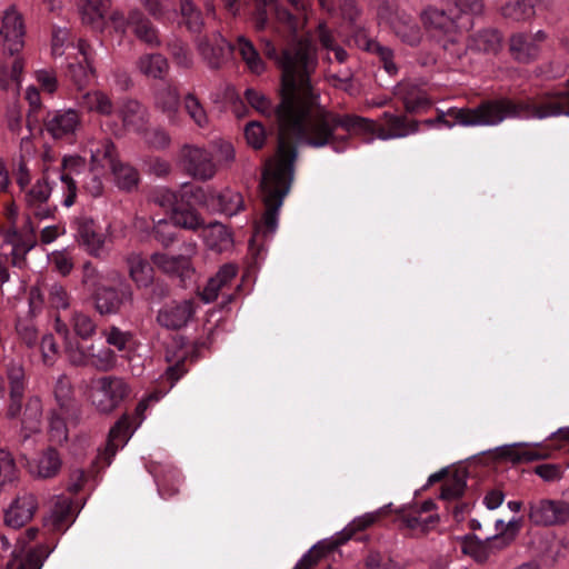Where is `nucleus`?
Wrapping results in <instances>:
<instances>
[{
	"label": "nucleus",
	"instance_id": "1",
	"mask_svg": "<svg viewBox=\"0 0 569 569\" xmlns=\"http://www.w3.org/2000/svg\"><path fill=\"white\" fill-rule=\"evenodd\" d=\"M251 1L222 0L224 8L233 16L238 14L241 8L248 7ZM287 1L296 12L279 7L273 0H253L254 28L258 31L266 30L270 26L269 11H272L278 21L291 34L293 42L282 50L281 56L278 54V49L270 41L266 43L264 48V53L270 59L278 60L282 70L279 103L273 106L270 99L252 88L244 91L247 102L264 116L273 114L278 124L277 152L266 162L260 182L264 212L261 219L254 222L250 248H253L258 240L267 239L276 232L279 211L293 181L298 144L309 146L303 139L291 137L289 132H284V122L280 113L282 104L287 98L295 100L297 104H302L310 93L315 98L310 113L326 110L319 106V94L310 79L311 72L317 67L316 47L309 38L298 36L306 23V3L303 0Z\"/></svg>",
	"mask_w": 569,
	"mask_h": 569
},
{
	"label": "nucleus",
	"instance_id": "2",
	"mask_svg": "<svg viewBox=\"0 0 569 569\" xmlns=\"http://www.w3.org/2000/svg\"><path fill=\"white\" fill-rule=\"evenodd\" d=\"M506 98L485 100L476 108H449L447 111L437 109L435 119L423 121L409 120L403 114H395L385 111L380 123L357 114H339L329 110H319L310 113L315 102L313 96L302 104H297L292 99H286L280 113L284 122V132L291 137L303 139L312 148L332 147L336 152L346 150L349 143V132L376 134L381 140L403 138L419 131L420 124L427 127H445L451 129L455 124L465 127L471 126H496L507 118L513 116L508 112L496 111L489 108L490 102L502 101Z\"/></svg>",
	"mask_w": 569,
	"mask_h": 569
},
{
	"label": "nucleus",
	"instance_id": "3",
	"mask_svg": "<svg viewBox=\"0 0 569 569\" xmlns=\"http://www.w3.org/2000/svg\"><path fill=\"white\" fill-rule=\"evenodd\" d=\"M109 6V0H79L82 22L89 24L93 30L102 31L108 23L106 13ZM109 23L117 32L121 33L130 28L133 34L150 48L162 46L158 28L139 9L130 10L127 17L122 12L114 11L109 18Z\"/></svg>",
	"mask_w": 569,
	"mask_h": 569
},
{
	"label": "nucleus",
	"instance_id": "4",
	"mask_svg": "<svg viewBox=\"0 0 569 569\" xmlns=\"http://www.w3.org/2000/svg\"><path fill=\"white\" fill-rule=\"evenodd\" d=\"M489 108L507 111L513 119H547L569 116V79L550 90L541 91L532 97L490 102Z\"/></svg>",
	"mask_w": 569,
	"mask_h": 569
},
{
	"label": "nucleus",
	"instance_id": "5",
	"mask_svg": "<svg viewBox=\"0 0 569 569\" xmlns=\"http://www.w3.org/2000/svg\"><path fill=\"white\" fill-rule=\"evenodd\" d=\"M421 21L430 36L441 43L450 56L461 58V49H456L462 33L471 29L473 19L461 17L450 7L438 9L429 7L421 13Z\"/></svg>",
	"mask_w": 569,
	"mask_h": 569
},
{
	"label": "nucleus",
	"instance_id": "6",
	"mask_svg": "<svg viewBox=\"0 0 569 569\" xmlns=\"http://www.w3.org/2000/svg\"><path fill=\"white\" fill-rule=\"evenodd\" d=\"M38 532V528L30 527L18 535L16 530L0 533V550L8 551L12 547V541L16 542L7 569H41L52 549L46 545H39L27 551V546L37 538Z\"/></svg>",
	"mask_w": 569,
	"mask_h": 569
},
{
	"label": "nucleus",
	"instance_id": "7",
	"mask_svg": "<svg viewBox=\"0 0 569 569\" xmlns=\"http://www.w3.org/2000/svg\"><path fill=\"white\" fill-rule=\"evenodd\" d=\"M377 20L387 27L402 43L417 47L423 33L415 17L401 10L396 1L372 0Z\"/></svg>",
	"mask_w": 569,
	"mask_h": 569
},
{
	"label": "nucleus",
	"instance_id": "8",
	"mask_svg": "<svg viewBox=\"0 0 569 569\" xmlns=\"http://www.w3.org/2000/svg\"><path fill=\"white\" fill-rule=\"evenodd\" d=\"M131 395V387L121 377L103 376L94 381L92 403L101 413L118 409Z\"/></svg>",
	"mask_w": 569,
	"mask_h": 569
},
{
	"label": "nucleus",
	"instance_id": "9",
	"mask_svg": "<svg viewBox=\"0 0 569 569\" xmlns=\"http://www.w3.org/2000/svg\"><path fill=\"white\" fill-rule=\"evenodd\" d=\"M8 252L0 253V286L7 282L10 273L7 263L22 268L26 264V254L36 246V234L32 229L26 231L10 228L4 236Z\"/></svg>",
	"mask_w": 569,
	"mask_h": 569
},
{
	"label": "nucleus",
	"instance_id": "10",
	"mask_svg": "<svg viewBox=\"0 0 569 569\" xmlns=\"http://www.w3.org/2000/svg\"><path fill=\"white\" fill-rule=\"evenodd\" d=\"M149 406L148 399L142 398L134 409V417L131 418L128 413H123L110 429L106 446L108 465L111 463V459L117 451L128 442L134 430L141 425Z\"/></svg>",
	"mask_w": 569,
	"mask_h": 569
},
{
	"label": "nucleus",
	"instance_id": "11",
	"mask_svg": "<svg viewBox=\"0 0 569 569\" xmlns=\"http://www.w3.org/2000/svg\"><path fill=\"white\" fill-rule=\"evenodd\" d=\"M100 154H102L104 161L103 166L110 168L112 171L114 183L119 189L131 192L138 188L140 182L138 170L128 163L117 160V149L111 141H104L101 147L93 152L92 158L98 160Z\"/></svg>",
	"mask_w": 569,
	"mask_h": 569
},
{
	"label": "nucleus",
	"instance_id": "12",
	"mask_svg": "<svg viewBox=\"0 0 569 569\" xmlns=\"http://www.w3.org/2000/svg\"><path fill=\"white\" fill-rule=\"evenodd\" d=\"M4 373L8 383L7 417L16 419L21 412L22 400L28 387L24 361L22 358H12L4 365Z\"/></svg>",
	"mask_w": 569,
	"mask_h": 569
},
{
	"label": "nucleus",
	"instance_id": "13",
	"mask_svg": "<svg viewBox=\"0 0 569 569\" xmlns=\"http://www.w3.org/2000/svg\"><path fill=\"white\" fill-rule=\"evenodd\" d=\"M78 54L73 61L67 64L66 77L74 86L76 93L87 91L96 77L94 58L96 51L86 40L80 39L77 43Z\"/></svg>",
	"mask_w": 569,
	"mask_h": 569
},
{
	"label": "nucleus",
	"instance_id": "14",
	"mask_svg": "<svg viewBox=\"0 0 569 569\" xmlns=\"http://www.w3.org/2000/svg\"><path fill=\"white\" fill-rule=\"evenodd\" d=\"M51 191L52 188L46 173H43L34 184L21 191L23 193V202L28 218L32 216L39 220H43L53 216L56 207L49 203Z\"/></svg>",
	"mask_w": 569,
	"mask_h": 569
},
{
	"label": "nucleus",
	"instance_id": "15",
	"mask_svg": "<svg viewBox=\"0 0 569 569\" xmlns=\"http://www.w3.org/2000/svg\"><path fill=\"white\" fill-rule=\"evenodd\" d=\"M238 274V269L236 266L228 263L222 266L216 276L211 277L200 296L201 299L209 303L212 302L221 295L220 307L226 309L234 299V291L232 289V281L236 279Z\"/></svg>",
	"mask_w": 569,
	"mask_h": 569
},
{
	"label": "nucleus",
	"instance_id": "16",
	"mask_svg": "<svg viewBox=\"0 0 569 569\" xmlns=\"http://www.w3.org/2000/svg\"><path fill=\"white\" fill-rule=\"evenodd\" d=\"M26 26L23 17L14 6H10L3 13L0 38L3 52L10 57L18 54L24 47Z\"/></svg>",
	"mask_w": 569,
	"mask_h": 569
},
{
	"label": "nucleus",
	"instance_id": "17",
	"mask_svg": "<svg viewBox=\"0 0 569 569\" xmlns=\"http://www.w3.org/2000/svg\"><path fill=\"white\" fill-rule=\"evenodd\" d=\"M150 200L166 211H170L171 219L174 220L176 223L181 224L183 229H199L198 218L191 211L181 210L179 192L172 191L166 187H158L151 192Z\"/></svg>",
	"mask_w": 569,
	"mask_h": 569
},
{
	"label": "nucleus",
	"instance_id": "18",
	"mask_svg": "<svg viewBox=\"0 0 569 569\" xmlns=\"http://www.w3.org/2000/svg\"><path fill=\"white\" fill-rule=\"evenodd\" d=\"M196 253V244L188 243L186 253L179 256H168L166 253H154L152 256L153 263L170 277L179 279L181 287H187L188 282L194 274L190 257Z\"/></svg>",
	"mask_w": 569,
	"mask_h": 569
},
{
	"label": "nucleus",
	"instance_id": "19",
	"mask_svg": "<svg viewBox=\"0 0 569 569\" xmlns=\"http://www.w3.org/2000/svg\"><path fill=\"white\" fill-rule=\"evenodd\" d=\"M81 127V117L74 109L47 112L46 130L56 140L73 142Z\"/></svg>",
	"mask_w": 569,
	"mask_h": 569
},
{
	"label": "nucleus",
	"instance_id": "20",
	"mask_svg": "<svg viewBox=\"0 0 569 569\" xmlns=\"http://www.w3.org/2000/svg\"><path fill=\"white\" fill-rule=\"evenodd\" d=\"M96 310L101 316L117 315L122 306L132 300V290L128 283L102 286L92 293Z\"/></svg>",
	"mask_w": 569,
	"mask_h": 569
},
{
	"label": "nucleus",
	"instance_id": "21",
	"mask_svg": "<svg viewBox=\"0 0 569 569\" xmlns=\"http://www.w3.org/2000/svg\"><path fill=\"white\" fill-rule=\"evenodd\" d=\"M197 303L191 300H173L164 303L158 311L157 322L168 330H180L193 319Z\"/></svg>",
	"mask_w": 569,
	"mask_h": 569
},
{
	"label": "nucleus",
	"instance_id": "22",
	"mask_svg": "<svg viewBox=\"0 0 569 569\" xmlns=\"http://www.w3.org/2000/svg\"><path fill=\"white\" fill-rule=\"evenodd\" d=\"M529 519L535 525L553 526L569 520V503L562 500L539 499L529 503Z\"/></svg>",
	"mask_w": 569,
	"mask_h": 569
},
{
	"label": "nucleus",
	"instance_id": "23",
	"mask_svg": "<svg viewBox=\"0 0 569 569\" xmlns=\"http://www.w3.org/2000/svg\"><path fill=\"white\" fill-rule=\"evenodd\" d=\"M502 43V32L497 28L486 27L470 33L466 43L459 41L456 49L462 50L461 57L467 50L478 53L497 54L501 50Z\"/></svg>",
	"mask_w": 569,
	"mask_h": 569
},
{
	"label": "nucleus",
	"instance_id": "24",
	"mask_svg": "<svg viewBox=\"0 0 569 569\" xmlns=\"http://www.w3.org/2000/svg\"><path fill=\"white\" fill-rule=\"evenodd\" d=\"M353 40L359 49L373 56L377 59V62L389 76H396L398 73V66L395 62L393 49L370 38L363 28H356L353 32Z\"/></svg>",
	"mask_w": 569,
	"mask_h": 569
},
{
	"label": "nucleus",
	"instance_id": "25",
	"mask_svg": "<svg viewBox=\"0 0 569 569\" xmlns=\"http://www.w3.org/2000/svg\"><path fill=\"white\" fill-rule=\"evenodd\" d=\"M76 238L86 250L94 256L101 257L104 253L106 236L100 226L91 218L81 216L74 222Z\"/></svg>",
	"mask_w": 569,
	"mask_h": 569
},
{
	"label": "nucleus",
	"instance_id": "26",
	"mask_svg": "<svg viewBox=\"0 0 569 569\" xmlns=\"http://www.w3.org/2000/svg\"><path fill=\"white\" fill-rule=\"evenodd\" d=\"M38 509V500L31 492L19 493L4 511V525L17 530L26 526Z\"/></svg>",
	"mask_w": 569,
	"mask_h": 569
},
{
	"label": "nucleus",
	"instance_id": "27",
	"mask_svg": "<svg viewBox=\"0 0 569 569\" xmlns=\"http://www.w3.org/2000/svg\"><path fill=\"white\" fill-rule=\"evenodd\" d=\"M86 169V160L80 156H67L62 159L60 180L66 189L62 201L66 207H71L76 202L79 178Z\"/></svg>",
	"mask_w": 569,
	"mask_h": 569
},
{
	"label": "nucleus",
	"instance_id": "28",
	"mask_svg": "<svg viewBox=\"0 0 569 569\" xmlns=\"http://www.w3.org/2000/svg\"><path fill=\"white\" fill-rule=\"evenodd\" d=\"M393 93L401 100L406 112L409 114H421L428 111L432 106V101L426 90L411 81L398 83Z\"/></svg>",
	"mask_w": 569,
	"mask_h": 569
},
{
	"label": "nucleus",
	"instance_id": "29",
	"mask_svg": "<svg viewBox=\"0 0 569 569\" xmlns=\"http://www.w3.org/2000/svg\"><path fill=\"white\" fill-rule=\"evenodd\" d=\"M187 172L196 179L208 180L216 173L211 154L198 147L184 146L181 152Z\"/></svg>",
	"mask_w": 569,
	"mask_h": 569
},
{
	"label": "nucleus",
	"instance_id": "30",
	"mask_svg": "<svg viewBox=\"0 0 569 569\" xmlns=\"http://www.w3.org/2000/svg\"><path fill=\"white\" fill-rule=\"evenodd\" d=\"M466 489V478L459 473L448 478L441 486L440 498L448 502V508L452 509L456 519L470 510V502L461 500Z\"/></svg>",
	"mask_w": 569,
	"mask_h": 569
},
{
	"label": "nucleus",
	"instance_id": "31",
	"mask_svg": "<svg viewBox=\"0 0 569 569\" xmlns=\"http://www.w3.org/2000/svg\"><path fill=\"white\" fill-rule=\"evenodd\" d=\"M435 508L436 503L431 499L426 500L419 507L416 506L408 511H402L400 520L407 529L427 533L438 522L439 517L437 515L423 517V513H428Z\"/></svg>",
	"mask_w": 569,
	"mask_h": 569
},
{
	"label": "nucleus",
	"instance_id": "32",
	"mask_svg": "<svg viewBox=\"0 0 569 569\" xmlns=\"http://www.w3.org/2000/svg\"><path fill=\"white\" fill-rule=\"evenodd\" d=\"M212 190H206L204 188L192 183H184L179 190L181 210L191 211L199 220V228L204 224V221L197 212L196 207H204L210 210L212 206Z\"/></svg>",
	"mask_w": 569,
	"mask_h": 569
},
{
	"label": "nucleus",
	"instance_id": "33",
	"mask_svg": "<svg viewBox=\"0 0 569 569\" xmlns=\"http://www.w3.org/2000/svg\"><path fill=\"white\" fill-rule=\"evenodd\" d=\"M158 109L166 116L171 126H180L182 113L180 110V93L174 83L168 82L156 97Z\"/></svg>",
	"mask_w": 569,
	"mask_h": 569
},
{
	"label": "nucleus",
	"instance_id": "34",
	"mask_svg": "<svg viewBox=\"0 0 569 569\" xmlns=\"http://www.w3.org/2000/svg\"><path fill=\"white\" fill-rule=\"evenodd\" d=\"M21 420L22 441L30 439L31 435L39 432L42 418V401L38 396L28 397L21 406V412L17 417Z\"/></svg>",
	"mask_w": 569,
	"mask_h": 569
},
{
	"label": "nucleus",
	"instance_id": "35",
	"mask_svg": "<svg viewBox=\"0 0 569 569\" xmlns=\"http://www.w3.org/2000/svg\"><path fill=\"white\" fill-rule=\"evenodd\" d=\"M74 519L72 501L69 498H59L50 516L43 519V526L53 532L63 533L74 522Z\"/></svg>",
	"mask_w": 569,
	"mask_h": 569
},
{
	"label": "nucleus",
	"instance_id": "36",
	"mask_svg": "<svg viewBox=\"0 0 569 569\" xmlns=\"http://www.w3.org/2000/svg\"><path fill=\"white\" fill-rule=\"evenodd\" d=\"M118 113L127 130L141 132L146 129L148 112L139 101L134 99L123 100L119 107Z\"/></svg>",
	"mask_w": 569,
	"mask_h": 569
},
{
	"label": "nucleus",
	"instance_id": "37",
	"mask_svg": "<svg viewBox=\"0 0 569 569\" xmlns=\"http://www.w3.org/2000/svg\"><path fill=\"white\" fill-rule=\"evenodd\" d=\"M234 47L224 39H217L214 42L206 39L199 43V51L211 69H219L228 60Z\"/></svg>",
	"mask_w": 569,
	"mask_h": 569
},
{
	"label": "nucleus",
	"instance_id": "38",
	"mask_svg": "<svg viewBox=\"0 0 569 569\" xmlns=\"http://www.w3.org/2000/svg\"><path fill=\"white\" fill-rule=\"evenodd\" d=\"M78 106L90 112L94 111L101 116H110L113 112V103L110 98L101 91H80L74 94Z\"/></svg>",
	"mask_w": 569,
	"mask_h": 569
},
{
	"label": "nucleus",
	"instance_id": "39",
	"mask_svg": "<svg viewBox=\"0 0 569 569\" xmlns=\"http://www.w3.org/2000/svg\"><path fill=\"white\" fill-rule=\"evenodd\" d=\"M509 51L515 60L527 63L537 58L540 48L529 34L515 33L509 41Z\"/></svg>",
	"mask_w": 569,
	"mask_h": 569
},
{
	"label": "nucleus",
	"instance_id": "40",
	"mask_svg": "<svg viewBox=\"0 0 569 569\" xmlns=\"http://www.w3.org/2000/svg\"><path fill=\"white\" fill-rule=\"evenodd\" d=\"M537 0H501L499 13L502 18L520 22L530 20L535 16Z\"/></svg>",
	"mask_w": 569,
	"mask_h": 569
},
{
	"label": "nucleus",
	"instance_id": "41",
	"mask_svg": "<svg viewBox=\"0 0 569 569\" xmlns=\"http://www.w3.org/2000/svg\"><path fill=\"white\" fill-rule=\"evenodd\" d=\"M61 466L62 460L59 452L50 446L31 465V472L40 478H51L60 471Z\"/></svg>",
	"mask_w": 569,
	"mask_h": 569
},
{
	"label": "nucleus",
	"instance_id": "42",
	"mask_svg": "<svg viewBox=\"0 0 569 569\" xmlns=\"http://www.w3.org/2000/svg\"><path fill=\"white\" fill-rule=\"evenodd\" d=\"M244 207V200L240 192L226 189L221 192H214L210 210H218L227 216H234Z\"/></svg>",
	"mask_w": 569,
	"mask_h": 569
},
{
	"label": "nucleus",
	"instance_id": "43",
	"mask_svg": "<svg viewBox=\"0 0 569 569\" xmlns=\"http://www.w3.org/2000/svg\"><path fill=\"white\" fill-rule=\"evenodd\" d=\"M237 50L251 73L259 76L266 70V62L259 51L244 36L237 38Z\"/></svg>",
	"mask_w": 569,
	"mask_h": 569
},
{
	"label": "nucleus",
	"instance_id": "44",
	"mask_svg": "<svg viewBox=\"0 0 569 569\" xmlns=\"http://www.w3.org/2000/svg\"><path fill=\"white\" fill-rule=\"evenodd\" d=\"M53 395L60 411L67 417H76L77 416V406L74 400L72 399V387L69 379L66 376H61L58 378L54 388Z\"/></svg>",
	"mask_w": 569,
	"mask_h": 569
},
{
	"label": "nucleus",
	"instance_id": "45",
	"mask_svg": "<svg viewBox=\"0 0 569 569\" xmlns=\"http://www.w3.org/2000/svg\"><path fill=\"white\" fill-rule=\"evenodd\" d=\"M129 273L139 289L148 288L154 279L153 267L140 256H132L128 260Z\"/></svg>",
	"mask_w": 569,
	"mask_h": 569
},
{
	"label": "nucleus",
	"instance_id": "46",
	"mask_svg": "<svg viewBox=\"0 0 569 569\" xmlns=\"http://www.w3.org/2000/svg\"><path fill=\"white\" fill-rule=\"evenodd\" d=\"M138 68L147 77L163 79L168 73L169 63L161 53H146L139 58Z\"/></svg>",
	"mask_w": 569,
	"mask_h": 569
},
{
	"label": "nucleus",
	"instance_id": "47",
	"mask_svg": "<svg viewBox=\"0 0 569 569\" xmlns=\"http://www.w3.org/2000/svg\"><path fill=\"white\" fill-rule=\"evenodd\" d=\"M179 10L182 18V23L189 32L199 34L204 27L203 13L192 0H179Z\"/></svg>",
	"mask_w": 569,
	"mask_h": 569
},
{
	"label": "nucleus",
	"instance_id": "48",
	"mask_svg": "<svg viewBox=\"0 0 569 569\" xmlns=\"http://www.w3.org/2000/svg\"><path fill=\"white\" fill-rule=\"evenodd\" d=\"M24 69V61L20 57H16L10 68L8 63L0 61V89L2 91H9L13 86L17 89L20 86L22 72Z\"/></svg>",
	"mask_w": 569,
	"mask_h": 569
},
{
	"label": "nucleus",
	"instance_id": "49",
	"mask_svg": "<svg viewBox=\"0 0 569 569\" xmlns=\"http://www.w3.org/2000/svg\"><path fill=\"white\" fill-rule=\"evenodd\" d=\"M76 417H67L60 409H52L49 418V440L53 445H61L68 439V422Z\"/></svg>",
	"mask_w": 569,
	"mask_h": 569
},
{
	"label": "nucleus",
	"instance_id": "50",
	"mask_svg": "<svg viewBox=\"0 0 569 569\" xmlns=\"http://www.w3.org/2000/svg\"><path fill=\"white\" fill-rule=\"evenodd\" d=\"M103 336L107 343L120 352H131L134 348V336L130 331H123L116 326H111L103 331Z\"/></svg>",
	"mask_w": 569,
	"mask_h": 569
},
{
	"label": "nucleus",
	"instance_id": "51",
	"mask_svg": "<svg viewBox=\"0 0 569 569\" xmlns=\"http://www.w3.org/2000/svg\"><path fill=\"white\" fill-rule=\"evenodd\" d=\"M329 81L336 89L342 90L351 97L360 93V83L349 67L330 74Z\"/></svg>",
	"mask_w": 569,
	"mask_h": 569
},
{
	"label": "nucleus",
	"instance_id": "52",
	"mask_svg": "<svg viewBox=\"0 0 569 569\" xmlns=\"http://www.w3.org/2000/svg\"><path fill=\"white\" fill-rule=\"evenodd\" d=\"M182 481L181 472L174 468L162 470L158 479V491L163 499L173 497Z\"/></svg>",
	"mask_w": 569,
	"mask_h": 569
},
{
	"label": "nucleus",
	"instance_id": "53",
	"mask_svg": "<svg viewBox=\"0 0 569 569\" xmlns=\"http://www.w3.org/2000/svg\"><path fill=\"white\" fill-rule=\"evenodd\" d=\"M183 228L181 224H178L170 218L168 219H159L154 221L153 226V238L162 244L163 248H168L177 239L178 229Z\"/></svg>",
	"mask_w": 569,
	"mask_h": 569
},
{
	"label": "nucleus",
	"instance_id": "54",
	"mask_svg": "<svg viewBox=\"0 0 569 569\" xmlns=\"http://www.w3.org/2000/svg\"><path fill=\"white\" fill-rule=\"evenodd\" d=\"M499 451L502 459L513 463L532 461L541 458L538 449L517 445L501 447Z\"/></svg>",
	"mask_w": 569,
	"mask_h": 569
},
{
	"label": "nucleus",
	"instance_id": "55",
	"mask_svg": "<svg viewBox=\"0 0 569 569\" xmlns=\"http://www.w3.org/2000/svg\"><path fill=\"white\" fill-rule=\"evenodd\" d=\"M462 550L479 563H485L491 557L487 540H481L475 535L465 538Z\"/></svg>",
	"mask_w": 569,
	"mask_h": 569
},
{
	"label": "nucleus",
	"instance_id": "56",
	"mask_svg": "<svg viewBox=\"0 0 569 569\" xmlns=\"http://www.w3.org/2000/svg\"><path fill=\"white\" fill-rule=\"evenodd\" d=\"M72 48L77 49V44H74V37L71 31L67 27H57L52 28V39H51V49L53 56H62L66 53V50Z\"/></svg>",
	"mask_w": 569,
	"mask_h": 569
},
{
	"label": "nucleus",
	"instance_id": "57",
	"mask_svg": "<svg viewBox=\"0 0 569 569\" xmlns=\"http://www.w3.org/2000/svg\"><path fill=\"white\" fill-rule=\"evenodd\" d=\"M167 50L177 66L189 68L192 63V54L187 43L180 39H170L166 43Z\"/></svg>",
	"mask_w": 569,
	"mask_h": 569
},
{
	"label": "nucleus",
	"instance_id": "58",
	"mask_svg": "<svg viewBox=\"0 0 569 569\" xmlns=\"http://www.w3.org/2000/svg\"><path fill=\"white\" fill-rule=\"evenodd\" d=\"M44 290L47 291V302L51 308L54 309H67L70 305V296L59 282L44 283Z\"/></svg>",
	"mask_w": 569,
	"mask_h": 569
},
{
	"label": "nucleus",
	"instance_id": "59",
	"mask_svg": "<svg viewBox=\"0 0 569 569\" xmlns=\"http://www.w3.org/2000/svg\"><path fill=\"white\" fill-rule=\"evenodd\" d=\"M183 109L198 127L206 128L208 126L209 119L207 112L200 100L193 93H188L184 97Z\"/></svg>",
	"mask_w": 569,
	"mask_h": 569
},
{
	"label": "nucleus",
	"instance_id": "60",
	"mask_svg": "<svg viewBox=\"0 0 569 569\" xmlns=\"http://www.w3.org/2000/svg\"><path fill=\"white\" fill-rule=\"evenodd\" d=\"M378 520V516L373 513H366L365 516L353 519L341 532L339 543H343L352 538H356L358 532L365 531Z\"/></svg>",
	"mask_w": 569,
	"mask_h": 569
},
{
	"label": "nucleus",
	"instance_id": "61",
	"mask_svg": "<svg viewBox=\"0 0 569 569\" xmlns=\"http://www.w3.org/2000/svg\"><path fill=\"white\" fill-rule=\"evenodd\" d=\"M446 7H450L461 17H475L482 13L483 0H441Z\"/></svg>",
	"mask_w": 569,
	"mask_h": 569
},
{
	"label": "nucleus",
	"instance_id": "62",
	"mask_svg": "<svg viewBox=\"0 0 569 569\" xmlns=\"http://www.w3.org/2000/svg\"><path fill=\"white\" fill-rule=\"evenodd\" d=\"M72 326L77 337L82 340H89L96 333L97 329L93 319L83 312L73 313Z\"/></svg>",
	"mask_w": 569,
	"mask_h": 569
},
{
	"label": "nucleus",
	"instance_id": "63",
	"mask_svg": "<svg viewBox=\"0 0 569 569\" xmlns=\"http://www.w3.org/2000/svg\"><path fill=\"white\" fill-rule=\"evenodd\" d=\"M18 469L10 452L0 449V490L17 479Z\"/></svg>",
	"mask_w": 569,
	"mask_h": 569
},
{
	"label": "nucleus",
	"instance_id": "64",
	"mask_svg": "<svg viewBox=\"0 0 569 569\" xmlns=\"http://www.w3.org/2000/svg\"><path fill=\"white\" fill-rule=\"evenodd\" d=\"M41 359L46 367H52L59 353L58 343L52 333H47L41 338L40 346Z\"/></svg>",
	"mask_w": 569,
	"mask_h": 569
}]
</instances>
